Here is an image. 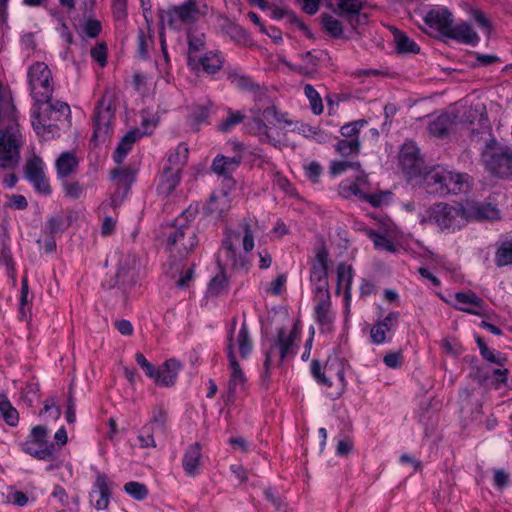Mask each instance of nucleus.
<instances>
[{
    "label": "nucleus",
    "instance_id": "nucleus-1",
    "mask_svg": "<svg viewBox=\"0 0 512 512\" xmlns=\"http://www.w3.org/2000/svg\"><path fill=\"white\" fill-rule=\"evenodd\" d=\"M349 169L356 172L355 182H343L339 186V194L341 196L344 198L355 196L361 200L367 201L374 207H380L389 202L391 196L390 192L367 194L363 191V187L367 184V175L363 170H361V165L359 162L347 160L332 162L330 172L333 175H339Z\"/></svg>",
    "mask_w": 512,
    "mask_h": 512
},
{
    "label": "nucleus",
    "instance_id": "nucleus-2",
    "mask_svg": "<svg viewBox=\"0 0 512 512\" xmlns=\"http://www.w3.org/2000/svg\"><path fill=\"white\" fill-rule=\"evenodd\" d=\"M32 126L37 135L44 140L55 136L59 130V123L70 117L71 110L67 103L57 101L44 108L34 107Z\"/></svg>",
    "mask_w": 512,
    "mask_h": 512
},
{
    "label": "nucleus",
    "instance_id": "nucleus-3",
    "mask_svg": "<svg viewBox=\"0 0 512 512\" xmlns=\"http://www.w3.org/2000/svg\"><path fill=\"white\" fill-rule=\"evenodd\" d=\"M221 252L224 253L227 261L234 269H248V259L243 255H238L236 248L242 243L245 252H250L254 248V235L249 226L228 227L224 233Z\"/></svg>",
    "mask_w": 512,
    "mask_h": 512
},
{
    "label": "nucleus",
    "instance_id": "nucleus-4",
    "mask_svg": "<svg viewBox=\"0 0 512 512\" xmlns=\"http://www.w3.org/2000/svg\"><path fill=\"white\" fill-rule=\"evenodd\" d=\"M482 157L490 174L501 179L512 178V150L509 147L491 140L487 143Z\"/></svg>",
    "mask_w": 512,
    "mask_h": 512
},
{
    "label": "nucleus",
    "instance_id": "nucleus-5",
    "mask_svg": "<svg viewBox=\"0 0 512 512\" xmlns=\"http://www.w3.org/2000/svg\"><path fill=\"white\" fill-rule=\"evenodd\" d=\"M29 89L36 104L47 103L54 90L52 73L44 62L31 65L27 73Z\"/></svg>",
    "mask_w": 512,
    "mask_h": 512
},
{
    "label": "nucleus",
    "instance_id": "nucleus-6",
    "mask_svg": "<svg viewBox=\"0 0 512 512\" xmlns=\"http://www.w3.org/2000/svg\"><path fill=\"white\" fill-rule=\"evenodd\" d=\"M139 258L132 253L119 255L117 271L109 281V288H116L121 292L123 300H126L132 287L137 283Z\"/></svg>",
    "mask_w": 512,
    "mask_h": 512
},
{
    "label": "nucleus",
    "instance_id": "nucleus-7",
    "mask_svg": "<svg viewBox=\"0 0 512 512\" xmlns=\"http://www.w3.org/2000/svg\"><path fill=\"white\" fill-rule=\"evenodd\" d=\"M253 121L255 124V133L258 135L260 141L267 142L276 148L281 147V141L276 139L270 134L269 125H292V121L287 118V115L281 113L276 106L271 105L263 111L260 109L254 111Z\"/></svg>",
    "mask_w": 512,
    "mask_h": 512
},
{
    "label": "nucleus",
    "instance_id": "nucleus-8",
    "mask_svg": "<svg viewBox=\"0 0 512 512\" xmlns=\"http://www.w3.org/2000/svg\"><path fill=\"white\" fill-rule=\"evenodd\" d=\"M298 335L297 325L293 327L291 331H287L285 328H279L277 331L276 339L273 345L268 349L265 356L264 368L265 373L264 377L269 378V370L270 366L275 362L277 358V363L281 364L284 359L288 356H292L295 354L294 346L295 339Z\"/></svg>",
    "mask_w": 512,
    "mask_h": 512
},
{
    "label": "nucleus",
    "instance_id": "nucleus-9",
    "mask_svg": "<svg viewBox=\"0 0 512 512\" xmlns=\"http://www.w3.org/2000/svg\"><path fill=\"white\" fill-rule=\"evenodd\" d=\"M21 448L26 454L38 460H53L56 452L55 444L48 442V429L43 425L32 428Z\"/></svg>",
    "mask_w": 512,
    "mask_h": 512
},
{
    "label": "nucleus",
    "instance_id": "nucleus-10",
    "mask_svg": "<svg viewBox=\"0 0 512 512\" xmlns=\"http://www.w3.org/2000/svg\"><path fill=\"white\" fill-rule=\"evenodd\" d=\"M116 110L115 99L112 94H105L99 100L93 117V141H105L111 133V124Z\"/></svg>",
    "mask_w": 512,
    "mask_h": 512
},
{
    "label": "nucleus",
    "instance_id": "nucleus-11",
    "mask_svg": "<svg viewBox=\"0 0 512 512\" xmlns=\"http://www.w3.org/2000/svg\"><path fill=\"white\" fill-rule=\"evenodd\" d=\"M197 12V5L192 0L170 8L167 11H162L160 13L161 30H163L164 24H167L171 29L179 30L184 24L193 22Z\"/></svg>",
    "mask_w": 512,
    "mask_h": 512
},
{
    "label": "nucleus",
    "instance_id": "nucleus-12",
    "mask_svg": "<svg viewBox=\"0 0 512 512\" xmlns=\"http://www.w3.org/2000/svg\"><path fill=\"white\" fill-rule=\"evenodd\" d=\"M237 320L234 318L232 320L231 329L227 336V358L229 362V367L231 368V375L228 382V398H232L236 393V390L239 386H243L246 377L242 368L236 358L235 355V343H234V332L236 327Z\"/></svg>",
    "mask_w": 512,
    "mask_h": 512
},
{
    "label": "nucleus",
    "instance_id": "nucleus-13",
    "mask_svg": "<svg viewBox=\"0 0 512 512\" xmlns=\"http://www.w3.org/2000/svg\"><path fill=\"white\" fill-rule=\"evenodd\" d=\"M462 220L464 221H500V210L488 202L466 200L461 203Z\"/></svg>",
    "mask_w": 512,
    "mask_h": 512
},
{
    "label": "nucleus",
    "instance_id": "nucleus-14",
    "mask_svg": "<svg viewBox=\"0 0 512 512\" xmlns=\"http://www.w3.org/2000/svg\"><path fill=\"white\" fill-rule=\"evenodd\" d=\"M175 230L167 238V245L171 251L177 252L180 256H186L197 245V232L193 226H174Z\"/></svg>",
    "mask_w": 512,
    "mask_h": 512
},
{
    "label": "nucleus",
    "instance_id": "nucleus-15",
    "mask_svg": "<svg viewBox=\"0 0 512 512\" xmlns=\"http://www.w3.org/2000/svg\"><path fill=\"white\" fill-rule=\"evenodd\" d=\"M457 218L462 220L461 203L451 205L445 202H437L425 210L422 215L423 222L434 224H447L455 221Z\"/></svg>",
    "mask_w": 512,
    "mask_h": 512
},
{
    "label": "nucleus",
    "instance_id": "nucleus-16",
    "mask_svg": "<svg viewBox=\"0 0 512 512\" xmlns=\"http://www.w3.org/2000/svg\"><path fill=\"white\" fill-rule=\"evenodd\" d=\"M329 253L324 245L319 246L311 267L310 279L315 283L316 292L329 291L327 280Z\"/></svg>",
    "mask_w": 512,
    "mask_h": 512
},
{
    "label": "nucleus",
    "instance_id": "nucleus-17",
    "mask_svg": "<svg viewBox=\"0 0 512 512\" xmlns=\"http://www.w3.org/2000/svg\"><path fill=\"white\" fill-rule=\"evenodd\" d=\"M24 174L38 193L44 195L51 193L50 184L44 174V163L40 157L34 155L26 161Z\"/></svg>",
    "mask_w": 512,
    "mask_h": 512
},
{
    "label": "nucleus",
    "instance_id": "nucleus-18",
    "mask_svg": "<svg viewBox=\"0 0 512 512\" xmlns=\"http://www.w3.org/2000/svg\"><path fill=\"white\" fill-rule=\"evenodd\" d=\"M399 164L403 172L410 177L420 176L423 173V160L419 150L413 142H405L399 153Z\"/></svg>",
    "mask_w": 512,
    "mask_h": 512
},
{
    "label": "nucleus",
    "instance_id": "nucleus-19",
    "mask_svg": "<svg viewBox=\"0 0 512 512\" xmlns=\"http://www.w3.org/2000/svg\"><path fill=\"white\" fill-rule=\"evenodd\" d=\"M316 305L314 308L315 319L321 329L330 331L334 321V314L331 311V296L329 291L316 292Z\"/></svg>",
    "mask_w": 512,
    "mask_h": 512
},
{
    "label": "nucleus",
    "instance_id": "nucleus-20",
    "mask_svg": "<svg viewBox=\"0 0 512 512\" xmlns=\"http://www.w3.org/2000/svg\"><path fill=\"white\" fill-rule=\"evenodd\" d=\"M181 368L182 365L178 360L168 359L159 368H155L154 375L150 378L157 386L171 387L175 385Z\"/></svg>",
    "mask_w": 512,
    "mask_h": 512
},
{
    "label": "nucleus",
    "instance_id": "nucleus-21",
    "mask_svg": "<svg viewBox=\"0 0 512 512\" xmlns=\"http://www.w3.org/2000/svg\"><path fill=\"white\" fill-rule=\"evenodd\" d=\"M230 196L227 192L213 193L204 208V214L210 217V221H222L230 209Z\"/></svg>",
    "mask_w": 512,
    "mask_h": 512
},
{
    "label": "nucleus",
    "instance_id": "nucleus-22",
    "mask_svg": "<svg viewBox=\"0 0 512 512\" xmlns=\"http://www.w3.org/2000/svg\"><path fill=\"white\" fill-rule=\"evenodd\" d=\"M424 22L447 37L453 24V15L446 7H438L427 12Z\"/></svg>",
    "mask_w": 512,
    "mask_h": 512
},
{
    "label": "nucleus",
    "instance_id": "nucleus-23",
    "mask_svg": "<svg viewBox=\"0 0 512 512\" xmlns=\"http://www.w3.org/2000/svg\"><path fill=\"white\" fill-rule=\"evenodd\" d=\"M111 176L117 185L116 191L111 198L112 205L116 207L127 195L132 183L134 182V175L130 169L116 168L111 171Z\"/></svg>",
    "mask_w": 512,
    "mask_h": 512
},
{
    "label": "nucleus",
    "instance_id": "nucleus-24",
    "mask_svg": "<svg viewBox=\"0 0 512 512\" xmlns=\"http://www.w3.org/2000/svg\"><path fill=\"white\" fill-rule=\"evenodd\" d=\"M362 5L361 0H338L337 2L339 15L354 28L367 21V15L361 13Z\"/></svg>",
    "mask_w": 512,
    "mask_h": 512
},
{
    "label": "nucleus",
    "instance_id": "nucleus-25",
    "mask_svg": "<svg viewBox=\"0 0 512 512\" xmlns=\"http://www.w3.org/2000/svg\"><path fill=\"white\" fill-rule=\"evenodd\" d=\"M368 237L372 240L375 248L385 250L391 253L397 251V231L385 230L376 232L372 229H364Z\"/></svg>",
    "mask_w": 512,
    "mask_h": 512
},
{
    "label": "nucleus",
    "instance_id": "nucleus-26",
    "mask_svg": "<svg viewBox=\"0 0 512 512\" xmlns=\"http://www.w3.org/2000/svg\"><path fill=\"white\" fill-rule=\"evenodd\" d=\"M455 300L460 304L457 309L469 314L480 315L485 306L484 300L472 291L457 292Z\"/></svg>",
    "mask_w": 512,
    "mask_h": 512
},
{
    "label": "nucleus",
    "instance_id": "nucleus-27",
    "mask_svg": "<svg viewBox=\"0 0 512 512\" xmlns=\"http://www.w3.org/2000/svg\"><path fill=\"white\" fill-rule=\"evenodd\" d=\"M446 180H443V195L465 192L469 188V177L467 174L456 173L445 167Z\"/></svg>",
    "mask_w": 512,
    "mask_h": 512
},
{
    "label": "nucleus",
    "instance_id": "nucleus-28",
    "mask_svg": "<svg viewBox=\"0 0 512 512\" xmlns=\"http://www.w3.org/2000/svg\"><path fill=\"white\" fill-rule=\"evenodd\" d=\"M400 317L399 312L392 311L382 320L375 324L370 331L372 342L382 344L386 341V332L392 330Z\"/></svg>",
    "mask_w": 512,
    "mask_h": 512
},
{
    "label": "nucleus",
    "instance_id": "nucleus-29",
    "mask_svg": "<svg viewBox=\"0 0 512 512\" xmlns=\"http://www.w3.org/2000/svg\"><path fill=\"white\" fill-rule=\"evenodd\" d=\"M422 175L425 188L429 193L443 195V180H446L445 176L447 175L445 174V167L437 165L422 173Z\"/></svg>",
    "mask_w": 512,
    "mask_h": 512
},
{
    "label": "nucleus",
    "instance_id": "nucleus-30",
    "mask_svg": "<svg viewBox=\"0 0 512 512\" xmlns=\"http://www.w3.org/2000/svg\"><path fill=\"white\" fill-rule=\"evenodd\" d=\"M447 37L464 44L476 45L479 42L478 34L467 22L452 25Z\"/></svg>",
    "mask_w": 512,
    "mask_h": 512
},
{
    "label": "nucleus",
    "instance_id": "nucleus-31",
    "mask_svg": "<svg viewBox=\"0 0 512 512\" xmlns=\"http://www.w3.org/2000/svg\"><path fill=\"white\" fill-rule=\"evenodd\" d=\"M201 458L200 443L196 442L187 448L182 459V466L187 475L195 476L198 474Z\"/></svg>",
    "mask_w": 512,
    "mask_h": 512
},
{
    "label": "nucleus",
    "instance_id": "nucleus-32",
    "mask_svg": "<svg viewBox=\"0 0 512 512\" xmlns=\"http://www.w3.org/2000/svg\"><path fill=\"white\" fill-rule=\"evenodd\" d=\"M109 488L104 475H98L95 489L90 493V501L98 510L107 508L109 503Z\"/></svg>",
    "mask_w": 512,
    "mask_h": 512
},
{
    "label": "nucleus",
    "instance_id": "nucleus-33",
    "mask_svg": "<svg viewBox=\"0 0 512 512\" xmlns=\"http://www.w3.org/2000/svg\"><path fill=\"white\" fill-rule=\"evenodd\" d=\"M180 182L179 169L164 168L158 192L164 196H169Z\"/></svg>",
    "mask_w": 512,
    "mask_h": 512
},
{
    "label": "nucleus",
    "instance_id": "nucleus-34",
    "mask_svg": "<svg viewBox=\"0 0 512 512\" xmlns=\"http://www.w3.org/2000/svg\"><path fill=\"white\" fill-rule=\"evenodd\" d=\"M220 272L215 275L209 282L206 294L210 297H218L228 291V278L223 270L220 258H218Z\"/></svg>",
    "mask_w": 512,
    "mask_h": 512
},
{
    "label": "nucleus",
    "instance_id": "nucleus-35",
    "mask_svg": "<svg viewBox=\"0 0 512 512\" xmlns=\"http://www.w3.org/2000/svg\"><path fill=\"white\" fill-rule=\"evenodd\" d=\"M78 160L73 152L67 151L60 154L56 160L57 174L60 178L70 176L77 168Z\"/></svg>",
    "mask_w": 512,
    "mask_h": 512
},
{
    "label": "nucleus",
    "instance_id": "nucleus-36",
    "mask_svg": "<svg viewBox=\"0 0 512 512\" xmlns=\"http://www.w3.org/2000/svg\"><path fill=\"white\" fill-rule=\"evenodd\" d=\"M141 137L140 132L135 130H130L125 136L121 139L120 143L116 147L114 152V161L117 164H121L128 154V152L132 149L133 144L136 142L138 138Z\"/></svg>",
    "mask_w": 512,
    "mask_h": 512
},
{
    "label": "nucleus",
    "instance_id": "nucleus-37",
    "mask_svg": "<svg viewBox=\"0 0 512 512\" xmlns=\"http://www.w3.org/2000/svg\"><path fill=\"white\" fill-rule=\"evenodd\" d=\"M240 163L241 156L226 157L221 155L214 159L212 169L219 175L228 176L238 167Z\"/></svg>",
    "mask_w": 512,
    "mask_h": 512
},
{
    "label": "nucleus",
    "instance_id": "nucleus-38",
    "mask_svg": "<svg viewBox=\"0 0 512 512\" xmlns=\"http://www.w3.org/2000/svg\"><path fill=\"white\" fill-rule=\"evenodd\" d=\"M223 64V60L221 56L217 53L209 52L206 53L203 57H199L194 62V66H190L192 69H199L201 66L204 71L209 74H213L218 71Z\"/></svg>",
    "mask_w": 512,
    "mask_h": 512
},
{
    "label": "nucleus",
    "instance_id": "nucleus-39",
    "mask_svg": "<svg viewBox=\"0 0 512 512\" xmlns=\"http://www.w3.org/2000/svg\"><path fill=\"white\" fill-rule=\"evenodd\" d=\"M394 42L399 53H418L419 46L397 28L393 29Z\"/></svg>",
    "mask_w": 512,
    "mask_h": 512
},
{
    "label": "nucleus",
    "instance_id": "nucleus-40",
    "mask_svg": "<svg viewBox=\"0 0 512 512\" xmlns=\"http://www.w3.org/2000/svg\"><path fill=\"white\" fill-rule=\"evenodd\" d=\"M353 279L352 267L345 263H340L337 267V292H340L342 286L345 287V296L348 298Z\"/></svg>",
    "mask_w": 512,
    "mask_h": 512
},
{
    "label": "nucleus",
    "instance_id": "nucleus-41",
    "mask_svg": "<svg viewBox=\"0 0 512 512\" xmlns=\"http://www.w3.org/2000/svg\"><path fill=\"white\" fill-rule=\"evenodd\" d=\"M61 232L60 226H45L42 234L37 239V243L39 245L43 244L46 252H53L56 248L55 236Z\"/></svg>",
    "mask_w": 512,
    "mask_h": 512
},
{
    "label": "nucleus",
    "instance_id": "nucleus-42",
    "mask_svg": "<svg viewBox=\"0 0 512 512\" xmlns=\"http://www.w3.org/2000/svg\"><path fill=\"white\" fill-rule=\"evenodd\" d=\"M237 346L239 349L240 356L245 359L249 356L252 351L253 343L250 337L247 324L244 322L238 332L236 338Z\"/></svg>",
    "mask_w": 512,
    "mask_h": 512
},
{
    "label": "nucleus",
    "instance_id": "nucleus-43",
    "mask_svg": "<svg viewBox=\"0 0 512 512\" xmlns=\"http://www.w3.org/2000/svg\"><path fill=\"white\" fill-rule=\"evenodd\" d=\"M452 126V119L448 114H441L431 121L428 126L430 134L436 137H444Z\"/></svg>",
    "mask_w": 512,
    "mask_h": 512
},
{
    "label": "nucleus",
    "instance_id": "nucleus-44",
    "mask_svg": "<svg viewBox=\"0 0 512 512\" xmlns=\"http://www.w3.org/2000/svg\"><path fill=\"white\" fill-rule=\"evenodd\" d=\"M0 414L8 425H17L19 420L18 412L12 407L8 398L3 394H0Z\"/></svg>",
    "mask_w": 512,
    "mask_h": 512
},
{
    "label": "nucleus",
    "instance_id": "nucleus-45",
    "mask_svg": "<svg viewBox=\"0 0 512 512\" xmlns=\"http://www.w3.org/2000/svg\"><path fill=\"white\" fill-rule=\"evenodd\" d=\"M167 422V412L162 407H156L153 410V415L150 422L143 427V430H149L154 432V430H159L161 432L165 431Z\"/></svg>",
    "mask_w": 512,
    "mask_h": 512
},
{
    "label": "nucleus",
    "instance_id": "nucleus-46",
    "mask_svg": "<svg viewBox=\"0 0 512 512\" xmlns=\"http://www.w3.org/2000/svg\"><path fill=\"white\" fill-rule=\"evenodd\" d=\"M188 153V147L183 143L179 144L168 158L170 164L168 168L179 169L180 172L181 168L186 164Z\"/></svg>",
    "mask_w": 512,
    "mask_h": 512
},
{
    "label": "nucleus",
    "instance_id": "nucleus-47",
    "mask_svg": "<svg viewBox=\"0 0 512 512\" xmlns=\"http://www.w3.org/2000/svg\"><path fill=\"white\" fill-rule=\"evenodd\" d=\"M205 46L202 36L188 34V64L194 66V62L199 57L196 55L199 51L203 50Z\"/></svg>",
    "mask_w": 512,
    "mask_h": 512
},
{
    "label": "nucleus",
    "instance_id": "nucleus-48",
    "mask_svg": "<svg viewBox=\"0 0 512 512\" xmlns=\"http://www.w3.org/2000/svg\"><path fill=\"white\" fill-rule=\"evenodd\" d=\"M304 94L310 102L312 112L316 115H320L323 112V104L319 93L312 85L306 84L304 86Z\"/></svg>",
    "mask_w": 512,
    "mask_h": 512
},
{
    "label": "nucleus",
    "instance_id": "nucleus-49",
    "mask_svg": "<svg viewBox=\"0 0 512 512\" xmlns=\"http://www.w3.org/2000/svg\"><path fill=\"white\" fill-rule=\"evenodd\" d=\"M367 124L365 120H358L342 126L340 132L343 139L359 141L360 129Z\"/></svg>",
    "mask_w": 512,
    "mask_h": 512
},
{
    "label": "nucleus",
    "instance_id": "nucleus-50",
    "mask_svg": "<svg viewBox=\"0 0 512 512\" xmlns=\"http://www.w3.org/2000/svg\"><path fill=\"white\" fill-rule=\"evenodd\" d=\"M496 264L499 267L512 264V242H503L496 251Z\"/></svg>",
    "mask_w": 512,
    "mask_h": 512
},
{
    "label": "nucleus",
    "instance_id": "nucleus-51",
    "mask_svg": "<svg viewBox=\"0 0 512 512\" xmlns=\"http://www.w3.org/2000/svg\"><path fill=\"white\" fill-rule=\"evenodd\" d=\"M336 151L342 156L347 157L349 155H357L360 150V141L342 139L335 145Z\"/></svg>",
    "mask_w": 512,
    "mask_h": 512
},
{
    "label": "nucleus",
    "instance_id": "nucleus-52",
    "mask_svg": "<svg viewBox=\"0 0 512 512\" xmlns=\"http://www.w3.org/2000/svg\"><path fill=\"white\" fill-rule=\"evenodd\" d=\"M125 492L136 500H143L148 495L147 487L139 482L131 481L124 485Z\"/></svg>",
    "mask_w": 512,
    "mask_h": 512
},
{
    "label": "nucleus",
    "instance_id": "nucleus-53",
    "mask_svg": "<svg viewBox=\"0 0 512 512\" xmlns=\"http://www.w3.org/2000/svg\"><path fill=\"white\" fill-rule=\"evenodd\" d=\"M322 22L325 30L334 38H338L342 35V25L340 21L332 17L331 15L324 14Z\"/></svg>",
    "mask_w": 512,
    "mask_h": 512
},
{
    "label": "nucleus",
    "instance_id": "nucleus-54",
    "mask_svg": "<svg viewBox=\"0 0 512 512\" xmlns=\"http://www.w3.org/2000/svg\"><path fill=\"white\" fill-rule=\"evenodd\" d=\"M323 55L324 52L322 51L318 52L317 54H314L311 51L301 54L300 57L306 64L300 68V71L305 74L310 73V68L317 66Z\"/></svg>",
    "mask_w": 512,
    "mask_h": 512
},
{
    "label": "nucleus",
    "instance_id": "nucleus-55",
    "mask_svg": "<svg viewBox=\"0 0 512 512\" xmlns=\"http://www.w3.org/2000/svg\"><path fill=\"white\" fill-rule=\"evenodd\" d=\"M244 120V115L237 111H229V115L225 120H223L219 125L218 129L222 132H228L232 129L235 125L241 123Z\"/></svg>",
    "mask_w": 512,
    "mask_h": 512
},
{
    "label": "nucleus",
    "instance_id": "nucleus-56",
    "mask_svg": "<svg viewBox=\"0 0 512 512\" xmlns=\"http://www.w3.org/2000/svg\"><path fill=\"white\" fill-rule=\"evenodd\" d=\"M331 368L328 366V363H326L324 367V372H321V364L318 360H313L311 363V372L314 378L318 381V383L331 386V382L329 378L326 377L325 373L329 371Z\"/></svg>",
    "mask_w": 512,
    "mask_h": 512
},
{
    "label": "nucleus",
    "instance_id": "nucleus-57",
    "mask_svg": "<svg viewBox=\"0 0 512 512\" xmlns=\"http://www.w3.org/2000/svg\"><path fill=\"white\" fill-rule=\"evenodd\" d=\"M209 117V108L207 106H198L196 107L192 114V126L194 128H198L202 123L206 122Z\"/></svg>",
    "mask_w": 512,
    "mask_h": 512
},
{
    "label": "nucleus",
    "instance_id": "nucleus-58",
    "mask_svg": "<svg viewBox=\"0 0 512 512\" xmlns=\"http://www.w3.org/2000/svg\"><path fill=\"white\" fill-rule=\"evenodd\" d=\"M91 57L99 63L100 66H105L107 63V46L105 43L97 44L91 49Z\"/></svg>",
    "mask_w": 512,
    "mask_h": 512
},
{
    "label": "nucleus",
    "instance_id": "nucleus-59",
    "mask_svg": "<svg viewBox=\"0 0 512 512\" xmlns=\"http://www.w3.org/2000/svg\"><path fill=\"white\" fill-rule=\"evenodd\" d=\"M66 420L70 424H72L76 421V404H75V399H74L73 393H72V386L69 387V392H68Z\"/></svg>",
    "mask_w": 512,
    "mask_h": 512
},
{
    "label": "nucleus",
    "instance_id": "nucleus-60",
    "mask_svg": "<svg viewBox=\"0 0 512 512\" xmlns=\"http://www.w3.org/2000/svg\"><path fill=\"white\" fill-rule=\"evenodd\" d=\"M83 30L86 36L95 38L101 32V23L98 20L90 19L85 23Z\"/></svg>",
    "mask_w": 512,
    "mask_h": 512
},
{
    "label": "nucleus",
    "instance_id": "nucleus-61",
    "mask_svg": "<svg viewBox=\"0 0 512 512\" xmlns=\"http://www.w3.org/2000/svg\"><path fill=\"white\" fill-rule=\"evenodd\" d=\"M135 361L136 363L144 370L145 374L150 378V376H153L155 367L152 363H150L146 357L140 353L137 352L135 354Z\"/></svg>",
    "mask_w": 512,
    "mask_h": 512
},
{
    "label": "nucleus",
    "instance_id": "nucleus-62",
    "mask_svg": "<svg viewBox=\"0 0 512 512\" xmlns=\"http://www.w3.org/2000/svg\"><path fill=\"white\" fill-rule=\"evenodd\" d=\"M287 281L286 274H280L277 278L271 283L270 287L266 289L267 293L272 295H279L282 292V288Z\"/></svg>",
    "mask_w": 512,
    "mask_h": 512
},
{
    "label": "nucleus",
    "instance_id": "nucleus-63",
    "mask_svg": "<svg viewBox=\"0 0 512 512\" xmlns=\"http://www.w3.org/2000/svg\"><path fill=\"white\" fill-rule=\"evenodd\" d=\"M402 353L400 351L388 353L384 357V363L389 368H399L402 365Z\"/></svg>",
    "mask_w": 512,
    "mask_h": 512
},
{
    "label": "nucleus",
    "instance_id": "nucleus-64",
    "mask_svg": "<svg viewBox=\"0 0 512 512\" xmlns=\"http://www.w3.org/2000/svg\"><path fill=\"white\" fill-rule=\"evenodd\" d=\"M151 42L150 37H146L143 31L138 35V53L141 58H146L148 55V47Z\"/></svg>",
    "mask_w": 512,
    "mask_h": 512
}]
</instances>
